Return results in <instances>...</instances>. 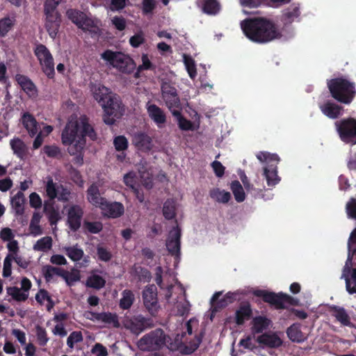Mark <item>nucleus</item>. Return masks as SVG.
Returning <instances> with one entry per match:
<instances>
[{
  "label": "nucleus",
  "instance_id": "obj_45",
  "mask_svg": "<svg viewBox=\"0 0 356 356\" xmlns=\"http://www.w3.org/2000/svg\"><path fill=\"white\" fill-rule=\"evenodd\" d=\"M7 293L10 296L15 300L18 302H24L27 300L29 293L22 292L17 286L7 287Z\"/></svg>",
  "mask_w": 356,
  "mask_h": 356
},
{
  "label": "nucleus",
  "instance_id": "obj_3",
  "mask_svg": "<svg viewBox=\"0 0 356 356\" xmlns=\"http://www.w3.org/2000/svg\"><path fill=\"white\" fill-rule=\"evenodd\" d=\"M331 96L338 102L350 104L356 97V85L343 77L332 79L327 81Z\"/></svg>",
  "mask_w": 356,
  "mask_h": 356
},
{
  "label": "nucleus",
  "instance_id": "obj_63",
  "mask_svg": "<svg viewBox=\"0 0 356 356\" xmlns=\"http://www.w3.org/2000/svg\"><path fill=\"white\" fill-rule=\"evenodd\" d=\"M138 279L140 282H149L152 278L151 273L145 268L140 267L137 271Z\"/></svg>",
  "mask_w": 356,
  "mask_h": 356
},
{
  "label": "nucleus",
  "instance_id": "obj_60",
  "mask_svg": "<svg viewBox=\"0 0 356 356\" xmlns=\"http://www.w3.org/2000/svg\"><path fill=\"white\" fill-rule=\"evenodd\" d=\"M142 64L138 66V71L153 70L155 66L149 60L147 54H143L141 57Z\"/></svg>",
  "mask_w": 356,
  "mask_h": 356
},
{
  "label": "nucleus",
  "instance_id": "obj_13",
  "mask_svg": "<svg viewBox=\"0 0 356 356\" xmlns=\"http://www.w3.org/2000/svg\"><path fill=\"white\" fill-rule=\"evenodd\" d=\"M67 18L84 31L96 33L98 28L94 21L81 10L70 8L66 12Z\"/></svg>",
  "mask_w": 356,
  "mask_h": 356
},
{
  "label": "nucleus",
  "instance_id": "obj_30",
  "mask_svg": "<svg viewBox=\"0 0 356 356\" xmlns=\"http://www.w3.org/2000/svg\"><path fill=\"white\" fill-rule=\"evenodd\" d=\"M147 111L149 118L157 124H164L166 116L163 111L156 104L147 105Z\"/></svg>",
  "mask_w": 356,
  "mask_h": 356
},
{
  "label": "nucleus",
  "instance_id": "obj_41",
  "mask_svg": "<svg viewBox=\"0 0 356 356\" xmlns=\"http://www.w3.org/2000/svg\"><path fill=\"white\" fill-rule=\"evenodd\" d=\"M98 321H102L106 324H112L113 327L116 328L120 327L118 315L108 312L99 313V318Z\"/></svg>",
  "mask_w": 356,
  "mask_h": 356
},
{
  "label": "nucleus",
  "instance_id": "obj_9",
  "mask_svg": "<svg viewBox=\"0 0 356 356\" xmlns=\"http://www.w3.org/2000/svg\"><path fill=\"white\" fill-rule=\"evenodd\" d=\"M82 119H86V123L94 129L86 115H81L79 120L68 121L61 134V140L64 145L72 146L81 138L83 127Z\"/></svg>",
  "mask_w": 356,
  "mask_h": 356
},
{
  "label": "nucleus",
  "instance_id": "obj_24",
  "mask_svg": "<svg viewBox=\"0 0 356 356\" xmlns=\"http://www.w3.org/2000/svg\"><path fill=\"white\" fill-rule=\"evenodd\" d=\"M329 311L331 315L343 326L353 327V324L350 321V317L343 307L332 305L330 307Z\"/></svg>",
  "mask_w": 356,
  "mask_h": 356
},
{
  "label": "nucleus",
  "instance_id": "obj_1",
  "mask_svg": "<svg viewBox=\"0 0 356 356\" xmlns=\"http://www.w3.org/2000/svg\"><path fill=\"white\" fill-rule=\"evenodd\" d=\"M241 25L245 36L254 42L266 43L282 35L275 24L264 17L246 19Z\"/></svg>",
  "mask_w": 356,
  "mask_h": 356
},
{
  "label": "nucleus",
  "instance_id": "obj_49",
  "mask_svg": "<svg viewBox=\"0 0 356 356\" xmlns=\"http://www.w3.org/2000/svg\"><path fill=\"white\" fill-rule=\"evenodd\" d=\"M221 295V292H216L211 298V304L214 306L216 311H217L218 309L225 308L229 304V302H227V300L225 299V297L219 299Z\"/></svg>",
  "mask_w": 356,
  "mask_h": 356
},
{
  "label": "nucleus",
  "instance_id": "obj_27",
  "mask_svg": "<svg viewBox=\"0 0 356 356\" xmlns=\"http://www.w3.org/2000/svg\"><path fill=\"white\" fill-rule=\"evenodd\" d=\"M42 274L47 282L51 281L54 275H58L65 279L67 284H69L68 272L58 267L46 265L42 267Z\"/></svg>",
  "mask_w": 356,
  "mask_h": 356
},
{
  "label": "nucleus",
  "instance_id": "obj_15",
  "mask_svg": "<svg viewBox=\"0 0 356 356\" xmlns=\"http://www.w3.org/2000/svg\"><path fill=\"white\" fill-rule=\"evenodd\" d=\"M45 191L47 197L54 200L57 198L59 201L66 202L69 201L70 191L63 184L58 185L54 182L51 177H47V181L45 185Z\"/></svg>",
  "mask_w": 356,
  "mask_h": 356
},
{
  "label": "nucleus",
  "instance_id": "obj_40",
  "mask_svg": "<svg viewBox=\"0 0 356 356\" xmlns=\"http://www.w3.org/2000/svg\"><path fill=\"white\" fill-rule=\"evenodd\" d=\"M231 190L237 202H242L245 200V194L241 183L238 181L235 180L232 182Z\"/></svg>",
  "mask_w": 356,
  "mask_h": 356
},
{
  "label": "nucleus",
  "instance_id": "obj_44",
  "mask_svg": "<svg viewBox=\"0 0 356 356\" xmlns=\"http://www.w3.org/2000/svg\"><path fill=\"white\" fill-rule=\"evenodd\" d=\"M106 284V280L100 275H93L88 277L86 286L95 289H100Z\"/></svg>",
  "mask_w": 356,
  "mask_h": 356
},
{
  "label": "nucleus",
  "instance_id": "obj_35",
  "mask_svg": "<svg viewBox=\"0 0 356 356\" xmlns=\"http://www.w3.org/2000/svg\"><path fill=\"white\" fill-rule=\"evenodd\" d=\"M172 115L176 118L179 128L182 131H193L194 125L193 123L184 118L180 111L173 110L171 112Z\"/></svg>",
  "mask_w": 356,
  "mask_h": 356
},
{
  "label": "nucleus",
  "instance_id": "obj_43",
  "mask_svg": "<svg viewBox=\"0 0 356 356\" xmlns=\"http://www.w3.org/2000/svg\"><path fill=\"white\" fill-rule=\"evenodd\" d=\"M10 147L15 154L20 159H23L25 156V145L24 142L19 139H13L10 140Z\"/></svg>",
  "mask_w": 356,
  "mask_h": 356
},
{
  "label": "nucleus",
  "instance_id": "obj_59",
  "mask_svg": "<svg viewBox=\"0 0 356 356\" xmlns=\"http://www.w3.org/2000/svg\"><path fill=\"white\" fill-rule=\"evenodd\" d=\"M98 259L102 261H109L112 258V254L106 248L98 246L97 248Z\"/></svg>",
  "mask_w": 356,
  "mask_h": 356
},
{
  "label": "nucleus",
  "instance_id": "obj_61",
  "mask_svg": "<svg viewBox=\"0 0 356 356\" xmlns=\"http://www.w3.org/2000/svg\"><path fill=\"white\" fill-rule=\"evenodd\" d=\"M346 212L348 217L356 219V199L351 198L346 204Z\"/></svg>",
  "mask_w": 356,
  "mask_h": 356
},
{
  "label": "nucleus",
  "instance_id": "obj_12",
  "mask_svg": "<svg viewBox=\"0 0 356 356\" xmlns=\"http://www.w3.org/2000/svg\"><path fill=\"white\" fill-rule=\"evenodd\" d=\"M34 54L42 65V72L47 75L49 79H53L55 75L54 58L47 49V47L42 44H37Z\"/></svg>",
  "mask_w": 356,
  "mask_h": 356
},
{
  "label": "nucleus",
  "instance_id": "obj_14",
  "mask_svg": "<svg viewBox=\"0 0 356 356\" xmlns=\"http://www.w3.org/2000/svg\"><path fill=\"white\" fill-rule=\"evenodd\" d=\"M142 298L146 310L152 316H156L160 309L156 286L154 284L146 286L143 291Z\"/></svg>",
  "mask_w": 356,
  "mask_h": 356
},
{
  "label": "nucleus",
  "instance_id": "obj_21",
  "mask_svg": "<svg viewBox=\"0 0 356 356\" xmlns=\"http://www.w3.org/2000/svg\"><path fill=\"white\" fill-rule=\"evenodd\" d=\"M136 148L143 152H149L153 148L154 144L152 137L144 132L136 133L132 139Z\"/></svg>",
  "mask_w": 356,
  "mask_h": 356
},
{
  "label": "nucleus",
  "instance_id": "obj_36",
  "mask_svg": "<svg viewBox=\"0 0 356 356\" xmlns=\"http://www.w3.org/2000/svg\"><path fill=\"white\" fill-rule=\"evenodd\" d=\"M135 300V296L132 291L125 289L122 292V298L120 300L119 306L123 310L131 308Z\"/></svg>",
  "mask_w": 356,
  "mask_h": 356
},
{
  "label": "nucleus",
  "instance_id": "obj_5",
  "mask_svg": "<svg viewBox=\"0 0 356 356\" xmlns=\"http://www.w3.org/2000/svg\"><path fill=\"white\" fill-rule=\"evenodd\" d=\"M252 294L259 298H261L263 301L275 307L277 309H284L286 305L297 306L299 300L297 298L284 293L268 291L263 289H257L252 292Z\"/></svg>",
  "mask_w": 356,
  "mask_h": 356
},
{
  "label": "nucleus",
  "instance_id": "obj_18",
  "mask_svg": "<svg viewBox=\"0 0 356 356\" xmlns=\"http://www.w3.org/2000/svg\"><path fill=\"white\" fill-rule=\"evenodd\" d=\"M181 236V229L177 225L170 231L166 241V248L169 253L177 258L180 256Z\"/></svg>",
  "mask_w": 356,
  "mask_h": 356
},
{
  "label": "nucleus",
  "instance_id": "obj_23",
  "mask_svg": "<svg viewBox=\"0 0 356 356\" xmlns=\"http://www.w3.org/2000/svg\"><path fill=\"white\" fill-rule=\"evenodd\" d=\"M252 316V309L248 302H241L236 310L234 321L236 325H242Z\"/></svg>",
  "mask_w": 356,
  "mask_h": 356
},
{
  "label": "nucleus",
  "instance_id": "obj_47",
  "mask_svg": "<svg viewBox=\"0 0 356 356\" xmlns=\"http://www.w3.org/2000/svg\"><path fill=\"white\" fill-rule=\"evenodd\" d=\"M15 19L6 17L0 19V35L4 37L14 26Z\"/></svg>",
  "mask_w": 356,
  "mask_h": 356
},
{
  "label": "nucleus",
  "instance_id": "obj_50",
  "mask_svg": "<svg viewBox=\"0 0 356 356\" xmlns=\"http://www.w3.org/2000/svg\"><path fill=\"white\" fill-rule=\"evenodd\" d=\"M83 228L90 234H98L102 230L103 225L100 221L89 222L85 220Z\"/></svg>",
  "mask_w": 356,
  "mask_h": 356
},
{
  "label": "nucleus",
  "instance_id": "obj_2",
  "mask_svg": "<svg viewBox=\"0 0 356 356\" xmlns=\"http://www.w3.org/2000/svg\"><path fill=\"white\" fill-rule=\"evenodd\" d=\"M95 99L104 109L103 120L108 125L115 124L117 119L122 115L121 104L115 97H113L109 90L104 86H99L93 90Z\"/></svg>",
  "mask_w": 356,
  "mask_h": 356
},
{
  "label": "nucleus",
  "instance_id": "obj_22",
  "mask_svg": "<svg viewBox=\"0 0 356 356\" xmlns=\"http://www.w3.org/2000/svg\"><path fill=\"white\" fill-rule=\"evenodd\" d=\"M15 81L29 97H32L37 95L38 90L36 86L27 76L17 74L15 76Z\"/></svg>",
  "mask_w": 356,
  "mask_h": 356
},
{
  "label": "nucleus",
  "instance_id": "obj_51",
  "mask_svg": "<svg viewBox=\"0 0 356 356\" xmlns=\"http://www.w3.org/2000/svg\"><path fill=\"white\" fill-rule=\"evenodd\" d=\"M113 145L118 152H124L129 147V143L124 136H118L113 139Z\"/></svg>",
  "mask_w": 356,
  "mask_h": 356
},
{
  "label": "nucleus",
  "instance_id": "obj_42",
  "mask_svg": "<svg viewBox=\"0 0 356 356\" xmlns=\"http://www.w3.org/2000/svg\"><path fill=\"white\" fill-rule=\"evenodd\" d=\"M52 238L51 236H44L37 241L33 245V250L35 251L47 252L52 247Z\"/></svg>",
  "mask_w": 356,
  "mask_h": 356
},
{
  "label": "nucleus",
  "instance_id": "obj_38",
  "mask_svg": "<svg viewBox=\"0 0 356 356\" xmlns=\"http://www.w3.org/2000/svg\"><path fill=\"white\" fill-rule=\"evenodd\" d=\"M65 254L73 261H80L83 255V250L76 244L73 246L65 247L63 248Z\"/></svg>",
  "mask_w": 356,
  "mask_h": 356
},
{
  "label": "nucleus",
  "instance_id": "obj_55",
  "mask_svg": "<svg viewBox=\"0 0 356 356\" xmlns=\"http://www.w3.org/2000/svg\"><path fill=\"white\" fill-rule=\"evenodd\" d=\"M36 337L38 343L41 346L47 345L49 338L47 337V331L44 328L40 326L36 327Z\"/></svg>",
  "mask_w": 356,
  "mask_h": 356
},
{
  "label": "nucleus",
  "instance_id": "obj_17",
  "mask_svg": "<svg viewBox=\"0 0 356 356\" xmlns=\"http://www.w3.org/2000/svg\"><path fill=\"white\" fill-rule=\"evenodd\" d=\"M161 89L162 98L168 109L172 112L179 108L180 99L175 87L168 82H163Z\"/></svg>",
  "mask_w": 356,
  "mask_h": 356
},
{
  "label": "nucleus",
  "instance_id": "obj_33",
  "mask_svg": "<svg viewBox=\"0 0 356 356\" xmlns=\"http://www.w3.org/2000/svg\"><path fill=\"white\" fill-rule=\"evenodd\" d=\"M11 206L16 216H22L24 213L25 197L22 191H18L11 198Z\"/></svg>",
  "mask_w": 356,
  "mask_h": 356
},
{
  "label": "nucleus",
  "instance_id": "obj_52",
  "mask_svg": "<svg viewBox=\"0 0 356 356\" xmlns=\"http://www.w3.org/2000/svg\"><path fill=\"white\" fill-rule=\"evenodd\" d=\"M137 175L134 171H130L125 174L123 177L124 184L129 187L131 190L138 187L137 186Z\"/></svg>",
  "mask_w": 356,
  "mask_h": 356
},
{
  "label": "nucleus",
  "instance_id": "obj_64",
  "mask_svg": "<svg viewBox=\"0 0 356 356\" xmlns=\"http://www.w3.org/2000/svg\"><path fill=\"white\" fill-rule=\"evenodd\" d=\"M211 167L217 177H222L225 174V168L218 161H214L211 163Z\"/></svg>",
  "mask_w": 356,
  "mask_h": 356
},
{
  "label": "nucleus",
  "instance_id": "obj_31",
  "mask_svg": "<svg viewBox=\"0 0 356 356\" xmlns=\"http://www.w3.org/2000/svg\"><path fill=\"white\" fill-rule=\"evenodd\" d=\"M257 341L270 348H278L282 344L281 339L276 334H262L257 337Z\"/></svg>",
  "mask_w": 356,
  "mask_h": 356
},
{
  "label": "nucleus",
  "instance_id": "obj_34",
  "mask_svg": "<svg viewBox=\"0 0 356 356\" xmlns=\"http://www.w3.org/2000/svg\"><path fill=\"white\" fill-rule=\"evenodd\" d=\"M300 15V11L299 7L292 4L283 11L281 20L284 24H291L295 19L298 18Z\"/></svg>",
  "mask_w": 356,
  "mask_h": 356
},
{
  "label": "nucleus",
  "instance_id": "obj_39",
  "mask_svg": "<svg viewBox=\"0 0 356 356\" xmlns=\"http://www.w3.org/2000/svg\"><path fill=\"white\" fill-rule=\"evenodd\" d=\"M209 195L213 200L223 204L227 203L231 199L230 193L221 191L218 188L211 190Z\"/></svg>",
  "mask_w": 356,
  "mask_h": 356
},
{
  "label": "nucleus",
  "instance_id": "obj_4",
  "mask_svg": "<svg viewBox=\"0 0 356 356\" xmlns=\"http://www.w3.org/2000/svg\"><path fill=\"white\" fill-rule=\"evenodd\" d=\"M101 58L123 74H131L136 67L134 60L121 51L106 49L101 54Z\"/></svg>",
  "mask_w": 356,
  "mask_h": 356
},
{
  "label": "nucleus",
  "instance_id": "obj_56",
  "mask_svg": "<svg viewBox=\"0 0 356 356\" xmlns=\"http://www.w3.org/2000/svg\"><path fill=\"white\" fill-rule=\"evenodd\" d=\"M83 341V335L80 331L72 332L67 339V345L72 348L75 343L81 342Z\"/></svg>",
  "mask_w": 356,
  "mask_h": 356
},
{
  "label": "nucleus",
  "instance_id": "obj_53",
  "mask_svg": "<svg viewBox=\"0 0 356 356\" xmlns=\"http://www.w3.org/2000/svg\"><path fill=\"white\" fill-rule=\"evenodd\" d=\"M44 211L49 213V220L51 225L56 224L59 220V213L54 209L51 204L48 205L47 203L45 202L44 204Z\"/></svg>",
  "mask_w": 356,
  "mask_h": 356
},
{
  "label": "nucleus",
  "instance_id": "obj_58",
  "mask_svg": "<svg viewBox=\"0 0 356 356\" xmlns=\"http://www.w3.org/2000/svg\"><path fill=\"white\" fill-rule=\"evenodd\" d=\"M145 41L144 38V34L143 32H139L133 36H131L129 39V43L131 47L134 48H137L141 44H143Z\"/></svg>",
  "mask_w": 356,
  "mask_h": 356
},
{
  "label": "nucleus",
  "instance_id": "obj_48",
  "mask_svg": "<svg viewBox=\"0 0 356 356\" xmlns=\"http://www.w3.org/2000/svg\"><path fill=\"white\" fill-rule=\"evenodd\" d=\"M184 62L191 79H194L197 76L196 65L194 60L189 56L184 55Z\"/></svg>",
  "mask_w": 356,
  "mask_h": 356
},
{
  "label": "nucleus",
  "instance_id": "obj_19",
  "mask_svg": "<svg viewBox=\"0 0 356 356\" xmlns=\"http://www.w3.org/2000/svg\"><path fill=\"white\" fill-rule=\"evenodd\" d=\"M104 217L108 218H117L123 215L124 205L118 202H109L107 200L99 208Z\"/></svg>",
  "mask_w": 356,
  "mask_h": 356
},
{
  "label": "nucleus",
  "instance_id": "obj_26",
  "mask_svg": "<svg viewBox=\"0 0 356 356\" xmlns=\"http://www.w3.org/2000/svg\"><path fill=\"white\" fill-rule=\"evenodd\" d=\"M319 108L321 112L330 119L338 118L341 115L343 110L342 106L330 101L321 104Z\"/></svg>",
  "mask_w": 356,
  "mask_h": 356
},
{
  "label": "nucleus",
  "instance_id": "obj_46",
  "mask_svg": "<svg viewBox=\"0 0 356 356\" xmlns=\"http://www.w3.org/2000/svg\"><path fill=\"white\" fill-rule=\"evenodd\" d=\"M220 9V5L217 0H204L203 11L208 15H216Z\"/></svg>",
  "mask_w": 356,
  "mask_h": 356
},
{
  "label": "nucleus",
  "instance_id": "obj_28",
  "mask_svg": "<svg viewBox=\"0 0 356 356\" xmlns=\"http://www.w3.org/2000/svg\"><path fill=\"white\" fill-rule=\"evenodd\" d=\"M252 323V332L253 334H260L268 329L272 323V321L266 316H257L253 318Z\"/></svg>",
  "mask_w": 356,
  "mask_h": 356
},
{
  "label": "nucleus",
  "instance_id": "obj_20",
  "mask_svg": "<svg viewBox=\"0 0 356 356\" xmlns=\"http://www.w3.org/2000/svg\"><path fill=\"white\" fill-rule=\"evenodd\" d=\"M83 216V209L77 204L70 207L67 212V223L72 231H77L81 225V220Z\"/></svg>",
  "mask_w": 356,
  "mask_h": 356
},
{
  "label": "nucleus",
  "instance_id": "obj_54",
  "mask_svg": "<svg viewBox=\"0 0 356 356\" xmlns=\"http://www.w3.org/2000/svg\"><path fill=\"white\" fill-rule=\"evenodd\" d=\"M163 215L167 220H172L175 217V207L172 202L168 200L164 203Z\"/></svg>",
  "mask_w": 356,
  "mask_h": 356
},
{
  "label": "nucleus",
  "instance_id": "obj_57",
  "mask_svg": "<svg viewBox=\"0 0 356 356\" xmlns=\"http://www.w3.org/2000/svg\"><path fill=\"white\" fill-rule=\"evenodd\" d=\"M13 260V256L10 254H8L3 261V277H8L11 275L12 273V261Z\"/></svg>",
  "mask_w": 356,
  "mask_h": 356
},
{
  "label": "nucleus",
  "instance_id": "obj_32",
  "mask_svg": "<svg viewBox=\"0 0 356 356\" xmlns=\"http://www.w3.org/2000/svg\"><path fill=\"white\" fill-rule=\"evenodd\" d=\"M286 334L291 341L296 343H302L307 339L301 330L300 323H293L289 326L286 330Z\"/></svg>",
  "mask_w": 356,
  "mask_h": 356
},
{
  "label": "nucleus",
  "instance_id": "obj_10",
  "mask_svg": "<svg viewBox=\"0 0 356 356\" xmlns=\"http://www.w3.org/2000/svg\"><path fill=\"white\" fill-rule=\"evenodd\" d=\"M334 124L343 142L356 145V119L351 117L344 118L336 121Z\"/></svg>",
  "mask_w": 356,
  "mask_h": 356
},
{
  "label": "nucleus",
  "instance_id": "obj_29",
  "mask_svg": "<svg viewBox=\"0 0 356 356\" xmlns=\"http://www.w3.org/2000/svg\"><path fill=\"white\" fill-rule=\"evenodd\" d=\"M22 123L31 137L35 136L38 131V124L33 115L25 113L22 117Z\"/></svg>",
  "mask_w": 356,
  "mask_h": 356
},
{
  "label": "nucleus",
  "instance_id": "obj_16",
  "mask_svg": "<svg viewBox=\"0 0 356 356\" xmlns=\"http://www.w3.org/2000/svg\"><path fill=\"white\" fill-rule=\"evenodd\" d=\"M124 325L131 333L138 335L145 330L153 327L154 321L151 318L138 314L127 319Z\"/></svg>",
  "mask_w": 356,
  "mask_h": 356
},
{
  "label": "nucleus",
  "instance_id": "obj_8",
  "mask_svg": "<svg viewBox=\"0 0 356 356\" xmlns=\"http://www.w3.org/2000/svg\"><path fill=\"white\" fill-rule=\"evenodd\" d=\"M167 335L161 328H156L145 334L137 343L143 351H156L165 346Z\"/></svg>",
  "mask_w": 356,
  "mask_h": 356
},
{
  "label": "nucleus",
  "instance_id": "obj_62",
  "mask_svg": "<svg viewBox=\"0 0 356 356\" xmlns=\"http://www.w3.org/2000/svg\"><path fill=\"white\" fill-rule=\"evenodd\" d=\"M29 203L32 208L39 209L42 207V199L37 193L33 192L29 195Z\"/></svg>",
  "mask_w": 356,
  "mask_h": 356
},
{
  "label": "nucleus",
  "instance_id": "obj_11",
  "mask_svg": "<svg viewBox=\"0 0 356 356\" xmlns=\"http://www.w3.org/2000/svg\"><path fill=\"white\" fill-rule=\"evenodd\" d=\"M44 14L45 15L44 26L49 36L54 39L58 33L61 23V15L57 10L56 6L51 4H44Z\"/></svg>",
  "mask_w": 356,
  "mask_h": 356
},
{
  "label": "nucleus",
  "instance_id": "obj_37",
  "mask_svg": "<svg viewBox=\"0 0 356 356\" xmlns=\"http://www.w3.org/2000/svg\"><path fill=\"white\" fill-rule=\"evenodd\" d=\"M42 215L39 212H34L29 225V230L31 234L37 236L42 234V229L40 225Z\"/></svg>",
  "mask_w": 356,
  "mask_h": 356
},
{
  "label": "nucleus",
  "instance_id": "obj_25",
  "mask_svg": "<svg viewBox=\"0 0 356 356\" xmlns=\"http://www.w3.org/2000/svg\"><path fill=\"white\" fill-rule=\"evenodd\" d=\"M87 200L93 206L100 208L106 199L100 195L99 186L96 184H91L87 189Z\"/></svg>",
  "mask_w": 356,
  "mask_h": 356
},
{
  "label": "nucleus",
  "instance_id": "obj_7",
  "mask_svg": "<svg viewBox=\"0 0 356 356\" xmlns=\"http://www.w3.org/2000/svg\"><path fill=\"white\" fill-rule=\"evenodd\" d=\"M257 158L261 162L267 163V165L264 168V175L268 186H275L280 181V178L277 175V164L280 161V157L276 154L260 152L257 154Z\"/></svg>",
  "mask_w": 356,
  "mask_h": 356
},
{
  "label": "nucleus",
  "instance_id": "obj_6",
  "mask_svg": "<svg viewBox=\"0 0 356 356\" xmlns=\"http://www.w3.org/2000/svg\"><path fill=\"white\" fill-rule=\"evenodd\" d=\"M83 131L81 138L73 145L68 147L67 151L70 155L74 156L72 163L77 166H81L83 164V150L86 143V138L88 137L91 140L97 139V134L94 129H92L86 122V119H82Z\"/></svg>",
  "mask_w": 356,
  "mask_h": 356
}]
</instances>
